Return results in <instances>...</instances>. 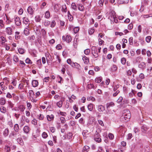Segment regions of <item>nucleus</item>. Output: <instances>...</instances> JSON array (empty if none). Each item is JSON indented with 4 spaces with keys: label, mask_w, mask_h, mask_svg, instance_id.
I'll return each instance as SVG.
<instances>
[{
    "label": "nucleus",
    "mask_w": 152,
    "mask_h": 152,
    "mask_svg": "<svg viewBox=\"0 0 152 152\" xmlns=\"http://www.w3.org/2000/svg\"><path fill=\"white\" fill-rule=\"evenodd\" d=\"M131 115L130 112L128 110H123L122 116L124 117L126 120L128 121L131 117Z\"/></svg>",
    "instance_id": "f257e3e1"
},
{
    "label": "nucleus",
    "mask_w": 152,
    "mask_h": 152,
    "mask_svg": "<svg viewBox=\"0 0 152 152\" xmlns=\"http://www.w3.org/2000/svg\"><path fill=\"white\" fill-rule=\"evenodd\" d=\"M18 134V132H16L15 131H13L10 134L9 137H12L13 139H16L17 135Z\"/></svg>",
    "instance_id": "f03ea898"
},
{
    "label": "nucleus",
    "mask_w": 152,
    "mask_h": 152,
    "mask_svg": "<svg viewBox=\"0 0 152 152\" xmlns=\"http://www.w3.org/2000/svg\"><path fill=\"white\" fill-rule=\"evenodd\" d=\"M148 129L147 126L145 125H144L141 127V131L144 134H146Z\"/></svg>",
    "instance_id": "7ed1b4c3"
},
{
    "label": "nucleus",
    "mask_w": 152,
    "mask_h": 152,
    "mask_svg": "<svg viewBox=\"0 0 152 152\" xmlns=\"http://www.w3.org/2000/svg\"><path fill=\"white\" fill-rule=\"evenodd\" d=\"M6 29L7 33L8 35H11L12 34V29L11 28L8 27Z\"/></svg>",
    "instance_id": "20e7f679"
},
{
    "label": "nucleus",
    "mask_w": 152,
    "mask_h": 152,
    "mask_svg": "<svg viewBox=\"0 0 152 152\" xmlns=\"http://www.w3.org/2000/svg\"><path fill=\"white\" fill-rule=\"evenodd\" d=\"M15 24L17 26H19L21 24V21L19 17H16L15 19Z\"/></svg>",
    "instance_id": "39448f33"
},
{
    "label": "nucleus",
    "mask_w": 152,
    "mask_h": 152,
    "mask_svg": "<svg viewBox=\"0 0 152 152\" xmlns=\"http://www.w3.org/2000/svg\"><path fill=\"white\" fill-rule=\"evenodd\" d=\"M82 59L85 64H88L89 62L88 58L85 56H83Z\"/></svg>",
    "instance_id": "423d86ee"
},
{
    "label": "nucleus",
    "mask_w": 152,
    "mask_h": 152,
    "mask_svg": "<svg viewBox=\"0 0 152 152\" xmlns=\"http://www.w3.org/2000/svg\"><path fill=\"white\" fill-rule=\"evenodd\" d=\"M138 67L139 68L143 69L146 67L145 63L144 62H142L138 65Z\"/></svg>",
    "instance_id": "0eeeda50"
},
{
    "label": "nucleus",
    "mask_w": 152,
    "mask_h": 152,
    "mask_svg": "<svg viewBox=\"0 0 152 152\" xmlns=\"http://www.w3.org/2000/svg\"><path fill=\"white\" fill-rule=\"evenodd\" d=\"M32 85L33 87H36L38 85V82L37 80H34L32 81Z\"/></svg>",
    "instance_id": "6e6552de"
},
{
    "label": "nucleus",
    "mask_w": 152,
    "mask_h": 152,
    "mask_svg": "<svg viewBox=\"0 0 152 152\" xmlns=\"http://www.w3.org/2000/svg\"><path fill=\"white\" fill-rule=\"evenodd\" d=\"M94 106V105L90 103L87 106V108L89 110L91 111L92 110Z\"/></svg>",
    "instance_id": "1a4fd4ad"
},
{
    "label": "nucleus",
    "mask_w": 152,
    "mask_h": 152,
    "mask_svg": "<svg viewBox=\"0 0 152 152\" xmlns=\"http://www.w3.org/2000/svg\"><path fill=\"white\" fill-rule=\"evenodd\" d=\"M105 108L104 106L102 105H100L98 107V111L100 112H103L105 110Z\"/></svg>",
    "instance_id": "9d476101"
},
{
    "label": "nucleus",
    "mask_w": 152,
    "mask_h": 152,
    "mask_svg": "<svg viewBox=\"0 0 152 152\" xmlns=\"http://www.w3.org/2000/svg\"><path fill=\"white\" fill-rule=\"evenodd\" d=\"M61 5L58 4H56L54 6V9L56 11H58L60 9Z\"/></svg>",
    "instance_id": "9b49d317"
},
{
    "label": "nucleus",
    "mask_w": 152,
    "mask_h": 152,
    "mask_svg": "<svg viewBox=\"0 0 152 152\" xmlns=\"http://www.w3.org/2000/svg\"><path fill=\"white\" fill-rule=\"evenodd\" d=\"M28 13L30 15H32L33 13V10L31 7H29L27 9Z\"/></svg>",
    "instance_id": "f8f14e48"
},
{
    "label": "nucleus",
    "mask_w": 152,
    "mask_h": 152,
    "mask_svg": "<svg viewBox=\"0 0 152 152\" xmlns=\"http://www.w3.org/2000/svg\"><path fill=\"white\" fill-rule=\"evenodd\" d=\"M17 141L18 143L20 144L21 145H24V143L23 142V140L21 138H18L17 139Z\"/></svg>",
    "instance_id": "ddd939ff"
},
{
    "label": "nucleus",
    "mask_w": 152,
    "mask_h": 152,
    "mask_svg": "<svg viewBox=\"0 0 152 152\" xmlns=\"http://www.w3.org/2000/svg\"><path fill=\"white\" fill-rule=\"evenodd\" d=\"M114 105V103L113 102H111L110 103H107L106 104L107 108L108 110V109L110 107L113 106Z\"/></svg>",
    "instance_id": "4468645a"
},
{
    "label": "nucleus",
    "mask_w": 152,
    "mask_h": 152,
    "mask_svg": "<svg viewBox=\"0 0 152 152\" xmlns=\"http://www.w3.org/2000/svg\"><path fill=\"white\" fill-rule=\"evenodd\" d=\"M9 134V130L8 129H6L4 132L3 135L4 137L7 136Z\"/></svg>",
    "instance_id": "2eb2a0df"
},
{
    "label": "nucleus",
    "mask_w": 152,
    "mask_h": 152,
    "mask_svg": "<svg viewBox=\"0 0 152 152\" xmlns=\"http://www.w3.org/2000/svg\"><path fill=\"white\" fill-rule=\"evenodd\" d=\"M23 129L24 132L26 134L28 133L29 131V127L28 126H24Z\"/></svg>",
    "instance_id": "dca6fc26"
},
{
    "label": "nucleus",
    "mask_w": 152,
    "mask_h": 152,
    "mask_svg": "<svg viewBox=\"0 0 152 152\" xmlns=\"http://www.w3.org/2000/svg\"><path fill=\"white\" fill-rule=\"evenodd\" d=\"M14 129L15 131L18 132L19 130V126L18 124H15L14 126Z\"/></svg>",
    "instance_id": "f3484780"
},
{
    "label": "nucleus",
    "mask_w": 152,
    "mask_h": 152,
    "mask_svg": "<svg viewBox=\"0 0 152 152\" xmlns=\"http://www.w3.org/2000/svg\"><path fill=\"white\" fill-rule=\"evenodd\" d=\"M102 79L101 77H96L95 79V82L98 83H100L102 81Z\"/></svg>",
    "instance_id": "a211bd4d"
},
{
    "label": "nucleus",
    "mask_w": 152,
    "mask_h": 152,
    "mask_svg": "<svg viewBox=\"0 0 152 152\" xmlns=\"http://www.w3.org/2000/svg\"><path fill=\"white\" fill-rule=\"evenodd\" d=\"M5 100L3 98H1L0 99V104L1 105H4L5 103Z\"/></svg>",
    "instance_id": "6ab92c4d"
},
{
    "label": "nucleus",
    "mask_w": 152,
    "mask_h": 152,
    "mask_svg": "<svg viewBox=\"0 0 152 152\" xmlns=\"http://www.w3.org/2000/svg\"><path fill=\"white\" fill-rule=\"evenodd\" d=\"M117 69V67L115 65H113L111 68L110 70L111 72H115Z\"/></svg>",
    "instance_id": "aec40b11"
},
{
    "label": "nucleus",
    "mask_w": 152,
    "mask_h": 152,
    "mask_svg": "<svg viewBox=\"0 0 152 152\" xmlns=\"http://www.w3.org/2000/svg\"><path fill=\"white\" fill-rule=\"evenodd\" d=\"M68 17L69 20H73V17L69 11H68Z\"/></svg>",
    "instance_id": "412c9836"
},
{
    "label": "nucleus",
    "mask_w": 152,
    "mask_h": 152,
    "mask_svg": "<svg viewBox=\"0 0 152 152\" xmlns=\"http://www.w3.org/2000/svg\"><path fill=\"white\" fill-rule=\"evenodd\" d=\"M66 41L68 43L70 42L72 40L71 37L68 35H67L66 36Z\"/></svg>",
    "instance_id": "4be33fe9"
},
{
    "label": "nucleus",
    "mask_w": 152,
    "mask_h": 152,
    "mask_svg": "<svg viewBox=\"0 0 152 152\" xmlns=\"http://www.w3.org/2000/svg\"><path fill=\"white\" fill-rule=\"evenodd\" d=\"M23 22L25 24H27L28 23V22L29 20L28 18L26 17H24L23 18Z\"/></svg>",
    "instance_id": "5701e85b"
},
{
    "label": "nucleus",
    "mask_w": 152,
    "mask_h": 152,
    "mask_svg": "<svg viewBox=\"0 0 152 152\" xmlns=\"http://www.w3.org/2000/svg\"><path fill=\"white\" fill-rule=\"evenodd\" d=\"M29 30L28 28H26L25 29L24 31V33L25 35H28L29 34Z\"/></svg>",
    "instance_id": "b1692460"
},
{
    "label": "nucleus",
    "mask_w": 152,
    "mask_h": 152,
    "mask_svg": "<svg viewBox=\"0 0 152 152\" xmlns=\"http://www.w3.org/2000/svg\"><path fill=\"white\" fill-rule=\"evenodd\" d=\"M0 111L3 113H5L6 112V110L5 107L2 106L0 109Z\"/></svg>",
    "instance_id": "393cba45"
},
{
    "label": "nucleus",
    "mask_w": 152,
    "mask_h": 152,
    "mask_svg": "<svg viewBox=\"0 0 152 152\" xmlns=\"http://www.w3.org/2000/svg\"><path fill=\"white\" fill-rule=\"evenodd\" d=\"M57 106L59 108H60L61 107L62 105V104H63V102L61 100L60 101H59V102H57Z\"/></svg>",
    "instance_id": "a878e982"
},
{
    "label": "nucleus",
    "mask_w": 152,
    "mask_h": 152,
    "mask_svg": "<svg viewBox=\"0 0 152 152\" xmlns=\"http://www.w3.org/2000/svg\"><path fill=\"white\" fill-rule=\"evenodd\" d=\"M92 54H94V53L97 52V49L95 46H93L92 47Z\"/></svg>",
    "instance_id": "bb28decb"
},
{
    "label": "nucleus",
    "mask_w": 152,
    "mask_h": 152,
    "mask_svg": "<svg viewBox=\"0 0 152 152\" xmlns=\"http://www.w3.org/2000/svg\"><path fill=\"white\" fill-rule=\"evenodd\" d=\"M20 34V32L18 31H16L15 32V39H19L20 38V37L18 36V35Z\"/></svg>",
    "instance_id": "cd10ccee"
},
{
    "label": "nucleus",
    "mask_w": 152,
    "mask_h": 152,
    "mask_svg": "<svg viewBox=\"0 0 152 152\" xmlns=\"http://www.w3.org/2000/svg\"><path fill=\"white\" fill-rule=\"evenodd\" d=\"M78 7V10L81 11H83L84 9V7L82 4H80L79 5Z\"/></svg>",
    "instance_id": "c85d7f7f"
},
{
    "label": "nucleus",
    "mask_w": 152,
    "mask_h": 152,
    "mask_svg": "<svg viewBox=\"0 0 152 152\" xmlns=\"http://www.w3.org/2000/svg\"><path fill=\"white\" fill-rule=\"evenodd\" d=\"M79 30V28L78 27H76L73 28L74 32L76 34L77 33Z\"/></svg>",
    "instance_id": "c756f323"
},
{
    "label": "nucleus",
    "mask_w": 152,
    "mask_h": 152,
    "mask_svg": "<svg viewBox=\"0 0 152 152\" xmlns=\"http://www.w3.org/2000/svg\"><path fill=\"white\" fill-rule=\"evenodd\" d=\"M41 20L40 17L39 15L36 16L35 17V20L36 22H39Z\"/></svg>",
    "instance_id": "7c9ffc66"
},
{
    "label": "nucleus",
    "mask_w": 152,
    "mask_h": 152,
    "mask_svg": "<svg viewBox=\"0 0 152 152\" xmlns=\"http://www.w3.org/2000/svg\"><path fill=\"white\" fill-rule=\"evenodd\" d=\"M54 118V116L53 115H51L50 116L48 115V121H50L53 120Z\"/></svg>",
    "instance_id": "2f4dec72"
},
{
    "label": "nucleus",
    "mask_w": 152,
    "mask_h": 152,
    "mask_svg": "<svg viewBox=\"0 0 152 152\" xmlns=\"http://www.w3.org/2000/svg\"><path fill=\"white\" fill-rule=\"evenodd\" d=\"M18 108L20 110V111L22 112H23L25 109V108L23 105H20L18 107Z\"/></svg>",
    "instance_id": "473e14b6"
},
{
    "label": "nucleus",
    "mask_w": 152,
    "mask_h": 152,
    "mask_svg": "<svg viewBox=\"0 0 152 152\" xmlns=\"http://www.w3.org/2000/svg\"><path fill=\"white\" fill-rule=\"evenodd\" d=\"M126 59L125 58H123L121 59V62L122 64H125L126 63Z\"/></svg>",
    "instance_id": "72a5a7b5"
},
{
    "label": "nucleus",
    "mask_w": 152,
    "mask_h": 152,
    "mask_svg": "<svg viewBox=\"0 0 152 152\" xmlns=\"http://www.w3.org/2000/svg\"><path fill=\"white\" fill-rule=\"evenodd\" d=\"M42 137L44 138H46L48 137V134L47 133L44 132L42 134Z\"/></svg>",
    "instance_id": "f704fd0d"
},
{
    "label": "nucleus",
    "mask_w": 152,
    "mask_h": 152,
    "mask_svg": "<svg viewBox=\"0 0 152 152\" xmlns=\"http://www.w3.org/2000/svg\"><path fill=\"white\" fill-rule=\"evenodd\" d=\"M18 50V52L21 54H23L24 53V50L22 48H19Z\"/></svg>",
    "instance_id": "c9c22d12"
},
{
    "label": "nucleus",
    "mask_w": 152,
    "mask_h": 152,
    "mask_svg": "<svg viewBox=\"0 0 152 152\" xmlns=\"http://www.w3.org/2000/svg\"><path fill=\"white\" fill-rule=\"evenodd\" d=\"M134 131L135 133L138 134L140 132V130L138 129V127H136L134 128Z\"/></svg>",
    "instance_id": "e433bc0d"
},
{
    "label": "nucleus",
    "mask_w": 152,
    "mask_h": 152,
    "mask_svg": "<svg viewBox=\"0 0 152 152\" xmlns=\"http://www.w3.org/2000/svg\"><path fill=\"white\" fill-rule=\"evenodd\" d=\"M94 31L93 28H90L88 30V33L90 35H92L93 34Z\"/></svg>",
    "instance_id": "4c0bfd02"
},
{
    "label": "nucleus",
    "mask_w": 152,
    "mask_h": 152,
    "mask_svg": "<svg viewBox=\"0 0 152 152\" xmlns=\"http://www.w3.org/2000/svg\"><path fill=\"white\" fill-rule=\"evenodd\" d=\"M87 99L88 100L90 101L91 100L92 101H94L95 100V98L92 96H90L89 97H87Z\"/></svg>",
    "instance_id": "58836bf2"
},
{
    "label": "nucleus",
    "mask_w": 152,
    "mask_h": 152,
    "mask_svg": "<svg viewBox=\"0 0 152 152\" xmlns=\"http://www.w3.org/2000/svg\"><path fill=\"white\" fill-rule=\"evenodd\" d=\"M73 134L71 132H69L67 135V138L69 139H70L72 138Z\"/></svg>",
    "instance_id": "ea45409f"
},
{
    "label": "nucleus",
    "mask_w": 152,
    "mask_h": 152,
    "mask_svg": "<svg viewBox=\"0 0 152 152\" xmlns=\"http://www.w3.org/2000/svg\"><path fill=\"white\" fill-rule=\"evenodd\" d=\"M36 131V134L34 135V137L35 138L39 135V130L38 129H37Z\"/></svg>",
    "instance_id": "a19ab883"
},
{
    "label": "nucleus",
    "mask_w": 152,
    "mask_h": 152,
    "mask_svg": "<svg viewBox=\"0 0 152 152\" xmlns=\"http://www.w3.org/2000/svg\"><path fill=\"white\" fill-rule=\"evenodd\" d=\"M29 94H30V95L29 97H31V96L33 97V96H34V93L33 90H29Z\"/></svg>",
    "instance_id": "79ce46f5"
},
{
    "label": "nucleus",
    "mask_w": 152,
    "mask_h": 152,
    "mask_svg": "<svg viewBox=\"0 0 152 152\" xmlns=\"http://www.w3.org/2000/svg\"><path fill=\"white\" fill-rule=\"evenodd\" d=\"M26 63L28 64H32V62L28 58H27L25 60Z\"/></svg>",
    "instance_id": "37998d69"
},
{
    "label": "nucleus",
    "mask_w": 152,
    "mask_h": 152,
    "mask_svg": "<svg viewBox=\"0 0 152 152\" xmlns=\"http://www.w3.org/2000/svg\"><path fill=\"white\" fill-rule=\"evenodd\" d=\"M8 104L9 106L12 109V107H14V104L10 101H8Z\"/></svg>",
    "instance_id": "c03bdc74"
},
{
    "label": "nucleus",
    "mask_w": 152,
    "mask_h": 152,
    "mask_svg": "<svg viewBox=\"0 0 152 152\" xmlns=\"http://www.w3.org/2000/svg\"><path fill=\"white\" fill-rule=\"evenodd\" d=\"M50 24V27H51L53 28V27H54L56 24V23L55 20H53L52 21V22H51Z\"/></svg>",
    "instance_id": "a18cd8bd"
},
{
    "label": "nucleus",
    "mask_w": 152,
    "mask_h": 152,
    "mask_svg": "<svg viewBox=\"0 0 152 152\" xmlns=\"http://www.w3.org/2000/svg\"><path fill=\"white\" fill-rule=\"evenodd\" d=\"M74 67L77 69H80V64H78L77 63L75 62V63Z\"/></svg>",
    "instance_id": "49530a36"
},
{
    "label": "nucleus",
    "mask_w": 152,
    "mask_h": 152,
    "mask_svg": "<svg viewBox=\"0 0 152 152\" xmlns=\"http://www.w3.org/2000/svg\"><path fill=\"white\" fill-rule=\"evenodd\" d=\"M41 32L42 33H41V34L42 33L43 37H45L46 34V32L45 31V30L44 29H42L41 30Z\"/></svg>",
    "instance_id": "de8ad7c7"
},
{
    "label": "nucleus",
    "mask_w": 152,
    "mask_h": 152,
    "mask_svg": "<svg viewBox=\"0 0 152 152\" xmlns=\"http://www.w3.org/2000/svg\"><path fill=\"white\" fill-rule=\"evenodd\" d=\"M13 60L14 61L16 62L18 61V58L17 56H14L13 58Z\"/></svg>",
    "instance_id": "09e8293b"
},
{
    "label": "nucleus",
    "mask_w": 152,
    "mask_h": 152,
    "mask_svg": "<svg viewBox=\"0 0 152 152\" xmlns=\"http://www.w3.org/2000/svg\"><path fill=\"white\" fill-rule=\"evenodd\" d=\"M151 39V37L150 36H148L146 37L145 40L147 42H149Z\"/></svg>",
    "instance_id": "8fccbe9b"
},
{
    "label": "nucleus",
    "mask_w": 152,
    "mask_h": 152,
    "mask_svg": "<svg viewBox=\"0 0 152 152\" xmlns=\"http://www.w3.org/2000/svg\"><path fill=\"white\" fill-rule=\"evenodd\" d=\"M94 140L96 142H101L102 140L100 138L95 137L94 138Z\"/></svg>",
    "instance_id": "3c124183"
},
{
    "label": "nucleus",
    "mask_w": 152,
    "mask_h": 152,
    "mask_svg": "<svg viewBox=\"0 0 152 152\" xmlns=\"http://www.w3.org/2000/svg\"><path fill=\"white\" fill-rule=\"evenodd\" d=\"M0 27L1 28H4V24L3 23V20H0Z\"/></svg>",
    "instance_id": "603ef678"
},
{
    "label": "nucleus",
    "mask_w": 152,
    "mask_h": 152,
    "mask_svg": "<svg viewBox=\"0 0 152 152\" xmlns=\"http://www.w3.org/2000/svg\"><path fill=\"white\" fill-rule=\"evenodd\" d=\"M71 7L72 9L74 10H77V7L75 4L74 3H72L71 5Z\"/></svg>",
    "instance_id": "864d4df0"
},
{
    "label": "nucleus",
    "mask_w": 152,
    "mask_h": 152,
    "mask_svg": "<svg viewBox=\"0 0 152 152\" xmlns=\"http://www.w3.org/2000/svg\"><path fill=\"white\" fill-rule=\"evenodd\" d=\"M133 38L132 37H130L129 39V44L130 45H132L133 44Z\"/></svg>",
    "instance_id": "5fc2aeb1"
},
{
    "label": "nucleus",
    "mask_w": 152,
    "mask_h": 152,
    "mask_svg": "<svg viewBox=\"0 0 152 152\" xmlns=\"http://www.w3.org/2000/svg\"><path fill=\"white\" fill-rule=\"evenodd\" d=\"M133 24L132 23L129 24L128 26V28L129 29L131 30L132 29L133 27Z\"/></svg>",
    "instance_id": "6e6d98bb"
},
{
    "label": "nucleus",
    "mask_w": 152,
    "mask_h": 152,
    "mask_svg": "<svg viewBox=\"0 0 152 152\" xmlns=\"http://www.w3.org/2000/svg\"><path fill=\"white\" fill-rule=\"evenodd\" d=\"M79 121L80 124H83L85 123V121L84 120L83 118H81L79 120Z\"/></svg>",
    "instance_id": "4d7b16f0"
},
{
    "label": "nucleus",
    "mask_w": 152,
    "mask_h": 152,
    "mask_svg": "<svg viewBox=\"0 0 152 152\" xmlns=\"http://www.w3.org/2000/svg\"><path fill=\"white\" fill-rule=\"evenodd\" d=\"M64 6H62V10L63 12H66L67 11L66 7V5H65Z\"/></svg>",
    "instance_id": "13d9d810"
},
{
    "label": "nucleus",
    "mask_w": 152,
    "mask_h": 152,
    "mask_svg": "<svg viewBox=\"0 0 152 152\" xmlns=\"http://www.w3.org/2000/svg\"><path fill=\"white\" fill-rule=\"evenodd\" d=\"M90 50L89 49H86L84 50V53L86 55H88L90 53Z\"/></svg>",
    "instance_id": "bf43d9fd"
},
{
    "label": "nucleus",
    "mask_w": 152,
    "mask_h": 152,
    "mask_svg": "<svg viewBox=\"0 0 152 152\" xmlns=\"http://www.w3.org/2000/svg\"><path fill=\"white\" fill-rule=\"evenodd\" d=\"M1 39L2 40V42L1 44L2 45H3V44L5 42V38L3 36H2L1 37Z\"/></svg>",
    "instance_id": "052dcab7"
},
{
    "label": "nucleus",
    "mask_w": 152,
    "mask_h": 152,
    "mask_svg": "<svg viewBox=\"0 0 152 152\" xmlns=\"http://www.w3.org/2000/svg\"><path fill=\"white\" fill-rule=\"evenodd\" d=\"M99 45H101L103 44V43L104 42L103 40H102L101 39L99 38Z\"/></svg>",
    "instance_id": "680f3d73"
},
{
    "label": "nucleus",
    "mask_w": 152,
    "mask_h": 152,
    "mask_svg": "<svg viewBox=\"0 0 152 152\" xmlns=\"http://www.w3.org/2000/svg\"><path fill=\"white\" fill-rule=\"evenodd\" d=\"M56 48L58 50H60L62 48V47L61 45L60 44H58L56 46Z\"/></svg>",
    "instance_id": "e2e57ef3"
},
{
    "label": "nucleus",
    "mask_w": 152,
    "mask_h": 152,
    "mask_svg": "<svg viewBox=\"0 0 152 152\" xmlns=\"http://www.w3.org/2000/svg\"><path fill=\"white\" fill-rule=\"evenodd\" d=\"M108 137L111 140H113L114 138V135L111 133H109V134Z\"/></svg>",
    "instance_id": "0e129e2a"
},
{
    "label": "nucleus",
    "mask_w": 152,
    "mask_h": 152,
    "mask_svg": "<svg viewBox=\"0 0 152 152\" xmlns=\"http://www.w3.org/2000/svg\"><path fill=\"white\" fill-rule=\"evenodd\" d=\"M88 87L89 89H91L94 88V86L93 84L91 83L88 84Z\"/></svg>",
    "instance_id": "69168bd1"
},
{
    "label": "nucleus",
    "mask_w": 152,
    "mask_h": 152,
    "mask_svg": "<svg viewBox=\"0 0 152 152\" xmlns=\"http://www.w3.org/2000/svg\"><path fill=\"white\" fill-rule=\"evenodd\" d=\"M123 100V97L121 96L119 97V99L117 100V102L118 103H119L121 102H122Z\"/></svg>",
    "instance_id": "338daca9"
},
{
    "label": "nucleus",
    "mask_w": 152,
    "mask_h": 152,
    "mask_svg": "<svg viewBox=\"0 0 152 152\" xmlns=\"http://www.w3.org/2000/svg\"><path fill=\"white\" fill-rule=\"evenodd\" d=\"M60 120L62 124H64V121H65V118L63 117H61L60 118Z\"/></svg>",
    "instance_id": "774afa93"
}]
</instances>
